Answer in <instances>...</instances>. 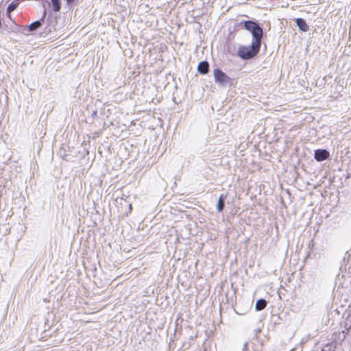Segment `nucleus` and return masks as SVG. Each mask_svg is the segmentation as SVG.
Returning <instances> with one entry per match:
<instances>
[{
  "mask_svg": "<svg viewBox=\"0 0 351 351\" xmlns=\"http://www.w3.org/2000/svg\"><path fill=\"white\" fill-rule=\"evenodd\" d=\"M261 42L253 40L251 45L248 47H241L238 51V55L242 59L248 60L255 56L260 50Z\"/></svg>",
  "mask_w": 351,
  "mask_h": 351,
  "instance_id": "1",
  "label": "nucleus"
},
{
  "mask_svg": "<svg viewBox=\"0 0 351 351\" xmlns=\"http://www.w3.org/2000/svg\"><path fill=\"white\" fill-rule=\"evenodd\" d=\"M245 28L252 33L253 40L261 41L263 38V29L254 21H247L244 22Z\"/></svg>",
  "mask_w": 351,
  "mask_h": 351,
  "instance_id": "2",
  "label": "nucleus"
},
{
  "mask_svg": "<svg viewBox=\"0 0 351 351\" xmlns=\"http://www.w3.org/2000/svg\"><path fill=\"white\" fill-rule=\"evenodd\" d=\"M213 75L215 82L220 84L221 86H226L230 85L232 83L231 78L219 69L214 70Z\"/></svg>",
  "mask_w": 351,
  "mask_h": 351,
  "instance_id": "3",
  "label": "nucleus"
},
{
  "mask_svg": "<svg viewBox=\"0 0 351 351\" xmlns=\"http://www.w3.org/2000/svg\"><path fill=\"white\" fill-rule=\"evenodd\" d=\"M46 16V10L44 11L43 16L40 20L36 21L32 23L29 25L25 26L23 28V34L25 35H29L30 32H34L38 29L42 25V21H44Z\"/></svg>",
  "mask_w": 351,
  "mask_h": 351,
  "instance_id": "4",
  "label": "nucleus"
},
{
  "mask_svg": "<svg viewBox=\"0 0 351 351\" xmlns=\"http://www.w3.org/2000/svg\"><path fill=\"white\" fill-rule=\"evenodd\" d=\"M314 157L317 161H323L329 157V152L326 149H317L315 151Z\"/></svg>",
  "mask_w": 351,
  "mask_h": 351,
  "instance_id": "5",
  "label": "nucleus"
},
{
  "mask_svg": "<svg viewBox=\"0 0 351 351\" xmlns=\"http://www.w3.org/2000/svg\"><path fill=\"white\" fill-rule=\"evenodd\" d=\"M295 22H296L297 26L301 31L307 32L309 29V27H308V24L306 23V21L303 19H301V18L297 19Z\"/></svg>",
  "mask_w": 351,
  "mask_h": 351,
  "instance_id": "6",
  "label": "nucleus"
},
{
  "mask_svg": "<svg viewBox=\"0 0 351 351\" xmlns=\"http://www.w3.org/2000/svg\"><path fill=\"white\" fill-rule=\"evenodd\" d=\"M198 71L202 74H206L209 70V64L206 61L201 62L197 66Z\"/></svg>",
  "mask_w": 351,
  "mask_h": 351,
  "instance_id": "7",
  "label": "nucleus"
},
{
  "mask_svg": "<svg viewBox=\"0 0 351 351\" xmlns=\"http://www.w3.org/2000/svg\"><path fill=\"white\" fill-rule=\"evenodd\" d=\"M267 301L265 299H259L256 302L255 308L257 311L263 310L267 306Z\"/></svg>",
  "mask_w": 351,
  "mask_h": 351,
  "instance_id": "8",
  "label": "nucleus"
},
{
  "mask_svg": "<svg viewBox=\"0 0 351 351\" xmlns=\"http://www.w3.org/2000/svg\"><path fill=\"white\" fill-rule=\"evenodd\" d=\"M226 197V196H224L223 195H221L219 197L217 205V209L219 212H221L224 208L225 203L224 199Z\"/></svg>",
  "mask_w": 351,
  "mask_h": 351,
  "instance_id": "9",
  "label": "nucleus"
},
{
  "mask_svg": "<svg viewBox=\"0 0 351 351\" xmlns=\"http://www.w3.org/2000/svg\"><path fill=\"white\" fill-rule=\"evenodd\" d=\"M51 1L53 5V10L55 12H59L61 8L60 0H51Z\"/></svg>",
  "mask_w": 351,
  "mask_h": 351,
  "instance_id": "10",
  "label": "nucleus"
},
{
  "mask_svg": "<svg viewBox=\"0 0 351 351\" xmlns=\"http://www.w3.org/2000/svg\"><path fill=\"white\" fill-rule=\"evenodd\" d=\"M18 6V3L12 2L11 3L7 8V12L11 13L13 12Z\"/></svg>",
  "mask_w": 351,
  "mask_h": 351,
  "instance_id": "11",
  "label": "nucleus"
},
{
  "mask_svg": "<svg viewBox=\"0 0 351 351\" xmlns=\"http://www.w3.org/2000/svg\"><path fill=\"white\" fill-rule=\"evenodd\" d=\"M69 8H73L76 5V0H65Z\"/></svg>",
  "mask_w": 351,
  "mask_h": 351,
  "instance_id": "12",
  "label": "nucleus"
},
{
  "mask_svg": "<svg viewBox=\"0 0 351 351\" xmlns=\"http://www.w3.org/2000/svg\"><path fill=\"white\" fill-rule=\"evenodd\" d=\"M247 346H248L247 343H244V345H243V349H242V350H243V351H245V350H247Z\"/></svg>",
  "mask_w": 351,
  "mask_h": 351,
  "instance_id": "13",
  "label": "nucleus"
}]
</instances>
